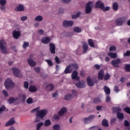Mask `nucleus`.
Returning <instances> with one entry per match:
<instances>
[{
  "instance_id": "1a4fd4ad",
  "label": "nucleus",
  "mask_w": 130,
  "mask_h": 130,
  "mask_svg": "<svg viewBox=\"0 0 130 130\" xmlns=\"http://www.w3.org/2000/svg\"><path fill=\"white\" fill-rule=\"evenodd\" d=\"M91 2H88L86 5L85 13L86 14H90L92 12V8L91 7Z\"/></svg>"
},
{
  "instance_id": "5fc2aeb1",
  "label": "nucleus",
  "mask_w": 130,
  "mask_h": 130,
  "mask_svg": "<svg viewBox=\"0 0 130 130\" xmlns=\"http://www.w3.org/2000/svg\"><path fill=\"white\" fill-rule=\"evenodd\" d=\"M110 78V75L108 74V73H107L106 75L104 76V80H108Z\"/></svg>"
},
{
  "instance_id": "79ce46f5",
  "label": "nucleus",
  "mask_w": 130,
  "mask_h": 130,
  "mask_svg": "<svg viewBox=\"0 0 130 130\" xmlns=\"http://www.w3.org/2000/svg\"><path fill=\"white\" fill-rule=\"evenodd\" d=\"M124 111L125 112H126L128 114L130 115V108L128 107H126L124 108Z\"/></svg>"
},
{
  "instance_id": "ddd939ff",
  "label": "nucleus",
  "mask_w": 130,
  "mask_h": 130,
  "mask_svg": "<svg viewBox=\"0 0 130 130\" xmlns=\"http://www.w3.org/2000/svg\"><path fill=\"white\" fill-rule=\"evenodd\" d=\"M72 80H76V81H79L80 80V77L78 76V72L77 71H74L71 75Z\"/></svg>"
},
{
  "instance_id": "052dcab7",
  "label": "nucleus",
  "mask_w": 130,
  "mask_h": 130,
  "mask_svg": "<svg viewBox=\"0 0 130 130\" xmlns=\"http://www.w3.org/2000/svg\"><path fill=\"white\" fill-rule=\"evenodd\" d=\"M124 56H130V51H127L126 53L123 54Z\"/></svg>"
},
{
  "instance_id": "c756f323",
  "label": "nucleus",
  "mask_w": 130,
  "mask_h": 130,
  "mask_svg": "<svg viewBox=\"0 0 130 130\" xmlns=\"http://www.w3.org/2000/svg\"><path fill=\"white\" fill-rule=\"evenodd\" d=\"M53 88H54L53 84H49L46 86L47 89L49 91H52L53 90Z\"/></svg>"
},
{
  "instance_id": "2eb2a0df",
  "label": "nucleus",
  "mask_w": 130,
  "mask_h": 130,
  "mask_svg": "<svg viewBox=\"0 0 130 130\" xmlns=\"http://www.w3.org/2000/svg\"><path fill=\"white\" fill-rule=\"evenodd\" d=\"M15 122H16L15 118H12L6 123L5 126H10V125H13Z\"/></svg>"
},
{
  "instance_id": "5701e85b",
  "label": "nucleus",
  "mask_w": 130,
  "mask_h": 130,
  "mask_svg": "<svg viewBox=\"0 0 130 130\" xmlns=\"http://www.w3.org/2000/svg\"><path fill=\"white\" fill-rule=\"evenodd\" d=\"M108 55L110 56L111 58H116L117 56V54L112 52H109L108 53Z\"/></svg>"
},
{
  "instance_id": "de8ad7c7",
  "label": "nucleus",
  "mask_w": 130,
  "mask_h": 130,
  "mask_svg": "<svg viewBox=\"0 0 130 130\" xmlns=\"http://www.w3.org/2000/svg\"><path fill=\"white\" fill-rule=\"evenodd\" d=\"M116 50V47L115 46H112L109 48L110 51H115Z\"/></svg>"
},
{
  "instance_id": "4c0bfd02",
  "label": "nucleus",
  "mask_w": 130,
  "mask_h": 130,
  "mask_svg": "<svg viewBox=\"0 0 130 130\" xmlns=\"http://www.w3.org/2000/svg\"><path fill=\"white\" fill-rule=\"evenodd\" d=\"M64 98L66 99V100H71V99H72V98H73V95H72V94L66 95L64 96Z\"/></svg>"
},
{
  "instance_id": "20e7f679",
  "label": "nucleus",
  "mask_w": 130,
  "mask_h": 130,
  "mask_svg": "<svg viewBox=\"0 0 130 130\" xmlns=\"http://www.w3.org/2000/svg\"><path fill=\"white\" fill-rule=\"evenodd\" d=\"M12 71L13 72V75L15 77H17V78H22V77H23L20 70H19L18 68H12Z\"/></svg>"
},
{
  "instance_id": "bf43d9fd",
  "label": "nucleus",
  "mask_w": 130,
  "mask_h": 130,
  "mask_svg": "<svg viewBox=\"0 0 130 130\" xmlns=\"http://www.w3.org/2000/svg\"><path fill=\"white\" fill-rule=\"evenodd\" d=\"M124 126H129V123L127 120H125L124 121Z\"/></svg>"
},
{
  "instance_id": "c85d7f7f",
  "label": "nucleus",
  "mask_w": 130,
  "mask_h": 130,
  "mask_svg": "<svg viewBox=\"0 0 130 130\" xmlns=\"http://www.w3.org/2000/svg\"><path fill=\"white\" fill-rule=\"evenodd\" d=\"M24 10H25V8H24V6L22 5H20L17 9L18 12H23Z\"/></svg>"
},
{
  "instance_id": "ea45409f",
  "label": "nucleus",
  "mask_w": 130,
  "mask_h": 130,
  "mask_svg": "<svg viewBox=\"0 0 130 130\" xmlns=\"http://www.w3.org/2000/svg\"><path fill=\"white\" fill-rule=\"evenodd\" d=\"M80 15H81V12H78L76 15H72V19H76V18L80 17Z\"/></svg>"
},
{
  "instance_id": "423d86ee",
  "label": "nucleus",
  "mask_w": 130,
  "mask_h": 130,
  "mask_svg": "<svg viewBox=\"0 0 130 130\" xmlns=\"http://www.w3.org/2000/svg\"><path fill=\"white\" fill-rule=\"evenodd\" d=\"M124 22H125V19L123 17H120L115 20L116 26H122Z\"/></svg>"
},
{
  "instance_id": "338daca9",
  "label": "nucleus",
  "mask_w": 130,
  "mask_h": 130,
  "mask_svg": "<svg viewBox=\"0 0 130 130\" xmlns=\"http://www.w3.org/2000/svg\"><path fill=\"white\" fill-rule=\"evenodd\" d=\"M115 121H116V118H113L111 120V124H113V123H114V122H115Z\"/></svg>"
},
{
  "instance_id": "774afa93",
  "label": "nucleus",
  "mask_w": 130,
  "mask_h": 130,
  "mask_svg": "<svg viewBox=\"0 0 130 130\" xmlns=\"http://www.w3.org/2000/svg\"><path fill=\"white\" fill-rule=\"evenodd\" d=\"M27 18L28 17L27 16H22V17H21L20 20L21 21H26V20H27Z\"/></svg>"
},
{
  "instance_id": "a19ab883",
  "label": "nucleus",
  "mask_w": 130,
  "mask_h": 130,
  "mask_svg": "<svg viewBox=\"0 0 130 130\" xmlns=\"http://www.w3.org/2000/svg\"><path fill=\"white\" fill-rule=\"evenodd\" d=\"M59 128H60V126L59 124H55L53 126V129L54 130H59Z\"/></svg>"
},
{
  "instance_id": "4d7b16f0",
  "label": "nucleus",
  "mask_w": 130,
  "mask_h": 130,
  "mask_svg": "<svg viewBox=\"0 0 130 130\" xmlns=\"http://www.w3.org/2000/svg\"><path fill=\"white\" fill-rule=\"evenodd\" d=\"M40 108H39V107L37 108H36L35 109H34L33 110H31V112L32 113H34V112H38V110H39Z\"/></svg>"
},
{
  "instance_id": "cd10ccee",
  "label": "nucleus",
  "mask_w": 130,
  "mask_h": 130,
  "mask_svg": "<svg viewBox=\"0 0 130 130\" xmlns=\"http://www.w3.org/2000/svg\"><path fill=\"white\" fill-rule=\"evenodd\" d=\"M88 45L91 47H95V44H94V42H93V40L90 39L88 40Z\"/></svg>"
},
{
  "instance_id": "0e129e2a",
  "label": "nucleus",
  "mask_w": 130,
  "mask_h": 130,
  "mask_svg": "<svg viewBox=\"0 0 130 130\" xmlns=\"http://www.w3.org/2000/svg\"><path fill=\"white\" fill-rule=\"evenodd\" d=\"M106 102L109 103L110 101H111V98L108 95L107 96L106 99Z\"/></svg>"
},
{
  "instance_id": "a211bd4d",
  "label": "nucleus",
  "mask_w": 130,
  "mask_h": 130,
  "mask_svg": "<svg viewBox=\"0 0 130 130\" xmlns=\"http://www.w3.org/2000/svg\"><path fill=\"white\" fill-rule=\"evenodd\" d=\"M27 62L28 64L30 66V67H35V66H36L37 64L36 62L32 60L31 58L28 59Z\"/></svg>"
},
{
  "instance_id": "f3484780",
  "label": "nucleus",
  "mask_w": 130,
  "mask_h": 130,
  "mask_svg": "<svg viewBox=\"0 0 130 130\" xmlns=\"http://www.w3.org/2000/svg\"><path fill=\"white\" fill-rule=\"evenodd\" d=\"M67 108L63 107L58 112V115L59 116H62V115H63L64 114V113H66V112H67Z\"/></svg>"
},
{
  "instance_id": "69168bd1",
  "label": "nucleus",
  "mask_w": 130,
  "mask_h": 130,
  "mask_svg": "<svg viewBox=\"0 0 130 130\" xmlns=\"http://www.w3.org/2000/svg\"><path fill=\"white\" fill-rule=\"evenodd\" d=\"M72 93L73 95H74V96H78V93L77 92L76 90H73L72 91Z\"/></svg>"
},
{
  "instance_id": "09e8293b",
  "label": "nucleus",
  "mask_w": 130,
  "mask_h": 130,
  "mask_svg": "<svg viewBox=\"0 0 130 130\" xmlns=\"http://www.w3.org/2000/svg\"><path fill=\"white\" fill-rule=\"evenodd\" d=\"M7 0H0V5L1 6H6Z\"/></svg>"
},
{
  "instance_id": "864d4df0",
  "label": "nucleus",
  "mask_w": 130,
  "mask_h": 130,
  "mask_svg": "<svg viewBox=\"0 0 130 130\" xmlns=\"http://www.w3.org/2000/svg\"><path fill=\"white\" fill-rule=\"evenodd\" d=\"M101 101V100L99 98H96V99L93 100L94 103H99Z\"/></svg>"
},
{
  "instance_id": "bb28decb",
  "label": "nucleus",
  "mask_w": 130,
  "mask_h": 130,
  "mask_svg": "<svg viewBox=\"0 0 130 130\" xmlns=\"http://www.w3.org/2000/svg\"><path fill=\"white\" fill-rule=\"evenodd\" d=\"M29 91L30 92H36L37 91V88L33 85H31L29 87Z\"/></svg>"
},
{
  "instance_id": "a878e982",
  "label": "nucleus",
  "mask_w": 130,
  "mask_h": 130,
  "mask_svg": "<svg viewBox=\"0 0 130 130\" xmlns=\"http://www.w3.org/2000/svg\"><path fill=\"white\" fill-rule=\"evenodd\" d=\"M102 124L103 126H106V127H108V126H109V124H108V121H107V120L106 119H104L102 121Z\"/></svg>"
},
{
  "instance_id": "4468645a",
  "label": "nucleus",
  "mask_w": 130,
  "mask_h": 130,
  "mask_svg": "<svg viewBox=\"0 0 130 130\" xmlns=\"http://www.w3.org/2000/svg\"><path fill=\"white\" fill-rule=\"evenodd\" d=\"M12 35L15 39H19V37L21 36V32L19 31L14 30Z\"/></svg>"
},
{
  "instance_id": "dca6fc26",
  "label": "nucleus",
  "mask_w": 130,
  "mask_h": 130,
  "mask_svg": "<svg viewBox=\"0 0 130 130\" xmlns=\"http://www.w3.org/2000/svg\"><path fill=\"white\" fill-rule=\"evenodd\" d=\"M93 118H95V116L94 115H91L88 117L84 118L83 121L84 123H88V121L92 120Z\"/></svg>"
},
{
  "instance_id": "412c9836",
  "label": "nucleus",
  "mask_w": 130,
  "mask_h": 130,
  "mask_svg": "<svg viewBox=\"0 0 130 130\" xmlns=\"http://www.w3.org/2000/svg\"><path fill=\"white\" fill-rule=\"evenodd\" d=\"M87 84L90 87H92L94 84V82H93V81H92V79H91V78H90V77H88L87 78Z\"/></svg>"
},
{
  "instance_id": "f03ea898",
  "label": "nucleus",
  "mask_w": 130,
  "mask_h": 130,
  "mask_svg": "<svg viewBox=\"0 0 130 130\" xmlns=\"http://www.w3.org/2000/svg\"><path fill=\"white\" fill-rule=\"evenodd\" d=\"M6 46H7V42H6L4 39L0 40V49L2 53H3V54H7V53H9L8 49Z\"/></svg>"
},
{
  "instance_id": "e433bc0d",
  "label": "nucleus",
  "mask_w": 130,
  "mask_h": 130,
  "mask_svg": "<svg viewBox=\"0 0 130 130\" xmlns=\"http://www.w3.org/2000/svg\"><path fill=\"white\" fill-rule=\"evenodd\" d=\"M44 124V123H43V122H42L38 123L37 124V130H40L41 126H42V125H43Z\"/></svg>"
},
{
  "instance_id": "4be33fe9",
  "label": "nucleus",
  "mask_w": 130,
  "mask_h": 130,
  "mask_svg": "<svg viewBox=\"0 0 130 130\" xmlns=\"http://www.w3.org/2000/svg\"><path fill=\"white\" fill-rule=\"evenodd\" d=\"M89 47L88 46V44L87 43H83V53H86L88 51V49Z\"/></svg>"
},
{
  "instance_id": "7c9ffc66",
  "label": "nucleus",
  "mask_w": 130,
  "mask_h": 130,
  "mask_svg": "<svg viewBox=\"0 0 130 130\" xmlns=\"http://www.w3.org/2000/svg\"><path fill=\"white\" fill-rule=\"evenodd\" d=\"M19 98L22 99V101H23V102H25V101H26V95L25 94H23L22 93L19 94Z\"/></svg>"
},
{
  "instance_id": "c03bdc74",
  "label": "nucleus",
  "mask_w": 130,
  "mask_h": 130,
  "mask_svg": "<svg viewBox=\"0 0 130 130\" xmlns=\"http://www.w3.org/2000/svg\"><path fill=\"white\" fill-rule=\"evenodd\" d=\"M125 70L128 73L130 72V64H127L125 65Z\"/></svg>"
},
{
  "instance_id": "6ab92c4d",
  "label": "nucleus",
  "mask_w": 130,
  "mask_h": 130,
  "mask_svg": "<svg viewBox=\"0 0 130 130\" xmlns=\"http://www.w3.org/2000/svg\"><path fill=\"white\" fill-rule=\"evenodd\" d=\"M104 77V71L103 70H101L98 74V79L99 80H103Z\"/></svg>"
},
{
  "instance_id": "3c124183",
  "label": "nucleus",
  "mask_w": 130,
  "mask_h": 130,
  "mask_svg": "<svg viewBox=\"0 0 130 130\" xmlns=\"http://www.w3.org/2000/svg\"><path fill=\"white\" fill-rule=\"evenodd\" d=\"M5 110H6V107L5 105H2L0 108V114L2 113V112L5 111Z\"/></svg>"
},
{
  "instance_id": "9d476101",
  "label": "nucleus",
  "mask_w": 130,
  "mask_h": 130,
  "mask_svg": "<svg viewBox=\"0 0 130 130\" xmlns=\"http://www.w3.org/2000/svg\"><path fill=\"white\" fill-rule=\"evenodd\" d=\"M95 8V9H101V10H103V9H104V3H101V1H99L96 2Z\"/></svg>"
},
{
  "instance_id": "e2e57ef3",
  "label": "nucleus",
  "mask_w": 130,
  "mask_h": 130,
  "mask_svg": "<svg viewBox=\"0 0 130 130\" xmlns=\"http://www.w3.org/2000/svg\"><path fill=\"white\" fill-rule=\"evenodd\" d=\"M3 93L4 96H5V97H8V96H9V93H8V92H7V91H6V90H3Z\"/></svg>"
},
{
  "instance_id": "f704fd0d",
  "label": "nucleus",
  "mask_w": 130,
  "mask_h": 130,
  "mask_svg": "<svg viewBox=\"0 0 130 130\" xmlns=\"http://www.w3.org/2000/svg\"><path fill=\"white\" fill-rule=\"evenodd\" d=\"M113 9L114 11H117L118 10V4L117 3L115 2L113 4Z\"/></svg>"
},
{
  "instance_id": "37998d69",
  "label": "nucleus",
  "mask_w": 130,
  "mask_h": 130,
  "mask_svg": "<svg viewBox=\"0 0 130 130\" xmlns=\"http://www.w3.org/2000/svg\"><path fill=\"white\" fill-rule=\"evenodd\" d=\"M26 102L28 104H32L33 103V99L31 98H29L26 100Z\"/></svg>"
},
{
  "instance_id": "a18cd8bd",
  "label": "nucleus",
  "mask_w": 130,
  "mask_h": 130,
  "mask_svg": "<svg viewBox=\"0 0 130 130\" xmlns=\"http://www.w3.org/2000/svg\"><path fill=\"white\" fill-rule=\"evenodd\" d=\"M23 86L25 89H28L29 88V83L27 81H25L23 83Z\"/></svg>"
},
{
  "instance_id": "680f3d73",
  "label": "nucleus",
  "mask_w": 130,
  "mask_h": 130,
  "mask_svg": "<svg viewBox=\"0 0 130 130\" xmlns=\"http://www.w3.org/2000/svg\"><path fill=\"white\" fill-rule=\"evenodd\" d=\"M55 60L56 63H59L60 62V60L59 59V58L57 56L55 57Z\"/></svg>"
},
{
  "instance_id": "2f4dec72",
  "label": "nucleus",
  "mask_w": 130,
  "mask_h": 130,
  "mask_svg": "<svg viewBox=\"0 0 130 130\" xmlns=\"http://www.w3.org/2000/svg\"><path fill=\"white\" fill-rule=\"evenodd\" d=\"M49 125H51V121H50V120L47 119L45 121V126H49Z\"/></svg>"
},
{
  "instance_id": "6e6d98bb",
  "label": "nucleus",
  "mask_w": 130,
  "mask_h": 130,
  "mask_svg": "<svg viewBox=\"0 0 130 130\" xmlns=\"http://www.w3.org/2000/svg\"><path fill=\"white\" fill-rule=\"evenodd\" d=\"M114 91L116 92V93H118L119 92V89L117 86H115L114 87Z\"/></svg>"
},
{
  "instance_id": "aec40b11",
  "label": "nucleus",
  "mask_w": 130,
  "mask_h": 130,
  "mask_svg": "<svg viewBox=\"0 0 130 130\" xmlns=\"http://www.w3.org/2000/svg\"><path fill=\"white\" fill-rule=\"evenodd\" d=\"M42 42L45 44H48V43L50 42V39L49 38L45 37L42 39Z\"/></svg>"
},
{
  "instance_id": "49530a36",
  "label": "nucleus",
  "mask_w": 130,
  "mask_h": 130,
  "mask_svg": "<svg viewBox=\"0 0 130 130\" xmlns=\"http://www.w3.org/2000/svg\"><path fill=\"white\" fill-rule=\"evenodd\" d=\"M28 46H29V43L24 42L22 46L23 48H24V49H26Z\"/></svg>"
},
{
  "instance_id": "f257e3e1",
  "label": "nucleus",
  "mask_w": 130,
  "mask_h": 130,
  "mask_svg": "<svg viewBox=\"0 0 130 130\" xmlns=\"http://www.w3.org/2000/svg\"><path fill=\"white\" fill-rule=\"evenodd\" d=\"M79 69V65L77 63H71L67 66L64 71V74H71L73 71H77Z\"/></svg>"
},
{
  "instance_id": "13d9d810",
  "label": "nucleus",
  "mask_w": 130,
  "mask_h": 130,
  "mask_svg": "<svg viewBox=\"0 0 130 130\" xmlns=\"http://www.w3.org/2000/svg\"><path fill=\"white\" fill-rule=\"evenodd\" d=\"M54 120H59V116L57 115H54L53 116Z\"/></svg>"
},
{
  "instance_id": "72a5a7b5",
  "label": "nucleus",
  "mask_w": 130,
  "mask_h": 130,
  "mask_svg": "<svg viewBox=\"0 0 130 130\" xmlns=\"http://www.w3.org/2000/svg\"><path fill=\"white\" fill-rule=\"evenodd\" d=\"M73 31L76 32V33H81V32H82V29L80 27H75L74 28Z\"/></svg>"
},
{
  "instance_id": "b1692460",
  "label": "nucleus",
  "mask_w": 130,
  "mask_h": 130,
  "mask_svg": "<svg viewBox=\"0 0 130 130\" xmlns=\"http://www.w3.org/2000/svg\"><path fill=\"white\" fill-rule=\"evenodd\" d=\"M104 90L107 95H109V94H110V89L108 87L105 86L104 87Z\"/></svg>"
},
{
  "instance_id": "8fccbe9b",
  "label": "nucleus",
  "mask_w": 130,
  "mask_h": 130,
  "mask_svg": "<svg viewBox=\"0 0 130 130\" xmlns=\"http://www.w3.org/2000/svg\"><path fill=\"white\" fill-rule=\"evenodd\" d=\"M41 119V118H40V116H38L36 114V119L35 120V122H39V121H40Z\"/></svg>"
},
{
  "instance_id": "9b49d317",
  "label": "nucleus",
  "mask_w": 130,
  "mask_h": 130,
  "mask_svg": "<svg viewBox=\"0 0 130 130\" xmlns=\"http://www.w3.org/2000/svg\"><path fill=\"white\" fill-rule=\"evenodd\" d=\"M74 25V21L64 20L63 22V27H72Z\"/></svg>"
},
{
  "instance_id": "58836bf2",
  "label": "nucleus",
  "mask_w": 130,
  "mask_h": 130,
  "mask_svg": "<svg viewBox=\"0 0 130 130\" xmlns=\"http://www.w3.org/2000/svg\"><path fill=\"white\" fill-rule=\"evenodd\" d=\"M45 61H46V62H47V63L49 67H52V66H53V63H52V61H51V60L47 59V60H45Z\"/></svg>"
},
{
  "instance_id": "603ef678",
  "label": "nucleus",
  "mask_w": 130,
  "mask_h": 130,
  "mask_svg": "<svg viewBox=\"0 0 130 130\" xmlns=\"http://www.w3.org/2000/svg\"><path fill=\"white\" fill-rule=\"evenodd\" d=\"M34 70L37 74H40V72H41V70L40 69V68L39 67H36L34 68Z\"/></svg>"
},
{
  "instance_id": "f8f14e48",
  "label": "nucleus",
  "mask_w": 130,
  "mask_h": 130,
  "mask_svg": "<svg viewBox=\"0 0 130 130\" xmlns=\"http://www.w3.org/2000/svg\"><path fill=\"white\" fill-rule=\"evenodd\" d=\"M49 50L51 54H54L55 53V45L53 43H50L49 44Z\"/></svg>"
},
{
  "instance_id": "0eeeda50",
  "label": "nucleus",
  "mask_w": 130,
  "mask_h": 130,
  "mask_svg": "<svg viewBox=\"0 0 130 130\" xmlns=\"http://www.w3.org/2000/svg\"><path fill=\"white\" fill-rule=\"evenodd\" d=\"M75 86H76L77 88H79V89H82L83 88H85V86H86V82L83 80L79 81L78 83L75 84Z\"/></svg>"
},
{
  "instance_id": "39448f33",
  "label": "nucleus",
  "mask_w": 130,
  "mask_h": 130,
  "mask_svg": "<svg viewBox=\"0 0 130 130\" xmlns=\"http://www.w3.org/2000/svg\"><path fill=\"white\" fill-rule=\"evenodd\" d=\"M47 114V110L43 109L38 111L37 115L40 116V118H44L45 115Z\"/></svg>"
},
{
  "instance_id": "7ed1b4c3",
  "label": "nucleus",
  "mask_w": 130,
  "mask_h": 130,
  "mask_svg": "<svg viewBox=\"0 0 130 130\" xmlns=\"http://www.w3.org/2000/svg\"><path fill=\"white\" fill-rule=\"evenodd\" d=\"M5 86L6 89H13L15 87V84L10 78H8L5 82Z\"/></svg>"
},
{
  "instance_id": "6e6552de",
  "label": "nucleus",
  "mask_w": 130,
  "mask_h": 130,
  "mask_svg": "<svg viewBox=\"0 0 130 130\" xmlns=\"http://www.w3.org/2000/svg\"><path fill=\"white\" fill-rule=\"evenodd\" d=\"M121 63V60L120 58H118L116 60H113L111 61V64L113 65L114 68H119V63Z\"/></svg>"
},
{
  "instance_id": "473e14b6",
  "label": "nucleus",
  "mask_w": 130,
  "mask_h": 130,
  "mask_svg": "<svg viewBox=\"0 0 130 130\" xmlns=\"http://www.w3.org/2000/svg\"><path fill=\"white\" fill-rule=\"evenodd\" d=\"M18 100V98H10L9 100L8 101L9 102L10 104H12V103H14L15 101H17Z\"/></svg>"
},
{
  "instance_id": "c9c22d12",
  "label": "nucleus",
  "mask_w": 130,
  "mask_h": 130,
  "mask_svg": "<svg viewBox=\"0 0 130 130\" xmlns=\"http://www.w3.org/2000/svg\"><path fill=\"white\" fill-rule=\"evenodd\" d=\"M43 20V17L41 15H38L35 18V21H38V22L41 21Z\"/></svg>"
},
{
  "instance_id": "393cba45",
  "label": "nucleus",
  "mask_w": 130,
  "mask_h": 130,
  "mask_svg": "<svg viewBox=\"0 0 130 130\" xmlns=\"http://www.w3.org/2000/svg\"><path fill=\"white\" fill-rule=\"evenodd\" d=\"M117 117L118 119H123L124 118V115L122 113L118 112L117 113Z\"/></svg>"
}]
</instances>
